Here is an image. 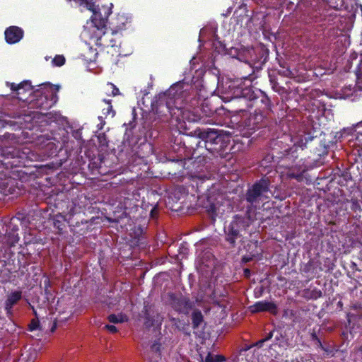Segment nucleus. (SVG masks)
<instances>
[{"label": "nucleus", "instance_id": "obj_1", "mask_svg": "<svg viewBox=\"0 0 362 362\" xmlns=\"http://www.w3.org/2000/svg\"><path fill=\"white\" fill-rule=\"evenodd\" d=\"M191 88L192 86L183 81L173 84L165 92L155 97L151 103L152 110L162 121H168L172 117L177 121L211 124L212 119L207 115L202 116L185 109Z\"/></svg>", "mask_w": 362, "mask_h": 362}, {"label": "nucleus", "instance_id": "obj_2", "mask_svg": "<svg viewBox=\"0 0 362 362\" xmlns=\"http://www.w3.org/2000/svg\"><path fill=\"white\" fill-rule=\"evenodd\" d=\"M188 134L199 139L197 147H204L214 156H221L230 142V133L215 128L198 127Z\"/></svg>", "mask_w": 362, "mask_h": 362}, {"label": "nucleus", "instance_id": "obj_3", "mask_svg": "<svg viewBox=\"0 0 362 362\" xmlns=\"http://www.w3.org/2000/svg\"><path fill=\"white\" fill-rule=\"evenodd\" d=\"M249 213L244 216L236 214L228 226L224 228L225 240L230 247H235L237 243H243L244 235L252 223Z\"/></svg>", "mask_w": 362, "mask_h": 362}, {"label": "nucleus", "instance_id": "obj_4", "mask_svg": "<svg viewBox=\"0 0 362 362\" xmlns=\"http://www.w3.org/2000/svg\"><path fill=\"white\" fill-rule=\"evenodd\" d=\"M59 88V86H52L51 83H42L40 88L34 92L33 98L29 101L31 108L41 110H48L53 107L58 100L57 92Z\"/></svg>", "mask_w": 362, "mask_h": 362}, {"label": "nucleus", "instance_id": "obj_5", "mask_svg": "<svg viewBox=\"0 0 362 362\" xmlns=\"http://www.w3.org/2000/svg\"><path fill=\"white\" fill-rule=\"evenodd\" d=\"M233 96L228 100V110L230 112L238 114L245 112L248 108L253 107V89L251 87L236 88Z\"/></svg>", "mask_w": 362, "mask_h": 362}, {"label": "nucleus", "instance_id": "obj_6", "mask_svg": "<svg viewBox=\"0 0 362 362\" xmlns=\"http://www.w3.org/2000/svg\"><path fill=\"white\" fill-rule=\"evenodd\" d=\"M271 181L268 177L264 176L260 180L256 181L250 187L245 194V200L252 206L259 204L263 198L267 199V195L270 191Z\"/></svg>", "mask_w": 362, "mask_h": 362}, {"label": "nucleus", "instance_id": "obj_7", "mask_svg": "<svg viewBox=\"0 0 362 362\" xmlns=\"http://www.w3.org/2000/svg\"><path fill=\"white\" fill-rule=\"evenodd\" d=\"M13 257V253H9L6 259L0 261V276H1L3 279L2 283L10 281L11 275L17 273L18 271H20L21 276L25 274V271L21 269V267L25 269L28 264L25 263L23 265H21L19 259L17 261V264H16V259Z\"/></svg>", "mask_w": 362, "mask_h": 362}, {"label": "nucleus", "instance_id": "obj_8", "mask_svg": "<svg viewBox=\"0 0 362 362\" xmlns=\"http://www.w3.org/2000/svg\"><path fill=\"white\" fill-rule=\"evenodd\" d=\"M122 204L124 208V214L117 217V222L119 223L123 218H127L128 220L124 224L131 225L130 222L135 223L141 218V214L138 213L140 210L139 206L135 199L129 197L125 198Z\"/></svg>", "mask_w": 362, "mask_h": 362}, {"label": "nucleus", "instance_id": "obj_9", "mask_svg": "<svg viewBox=\"0 0 362 362\" xmlns=\"http://www.w3.org/2000/svg\"><path fill=\"white\" fill-rule=\"evenodd\" d=\"M171 307L174 310L180 314L188 315L194 307V303L186 296L182 295L177 296L174 293H170Z\"/></svg>", "mask_w": 362, "mask_h": 362}, {"label": "nucleus", "instance_id": "obj_10", "mask_svg": "<svg viewBox=\"0 0 362 362\" xmlns=\"http://www.w3.org/2000/svg\"><path fill=\"white\" fill-rule=\"evenodd\" d=\"M80 214H69L67 224L74 235H83L90 230L89 221L79 218Z\"/></svg>", "mask_w": 362, "mask_h": 362}, {"label": "nucleus", "instance_id": "obj_11", "mask_svg": "<svg viewBox=\"0 0 362 362\" xmlns=\"http://www.w3.org/2000/svg\"><path fill=\"white\" fill-rule=\"evenodd\" d=\"M80 214H69L67 224L74 235H83L90 230L89 221L79 218Z\"/></svg>", "mask_w": 362, "mask_h": 362}, {"label": "nucleus", "instance_id": "obj_12", "mask_svg": "<svg viewBox=\"0 0 362 362\" xmlns=\"http://www.w3.org/2000/svg\"><path fill=\"white\" fill-rule=\"evenodd\" d=\"M312 143L313 146H315V148L313 149L314 153L318 156L327 154V146L322 144V141L319 138H317L316 136H312L309 134H305L303 136H302L298 141V145L302 149H303L304 148H308L309 144Z\"/></svg>", "mask_w": 362, "mask_h": 362}, {"label": "nucleus", "instance_id": "obj_13", "mask_svg": "<svg viewBox=\"0 0 362 362\" xmlns=\"http://www.w3.org/2000/svg\"><path fill=\"white\" fill-rule=\"evenodd\" d=\"M279 159L278 160V167L282 168H293L294 163L298 157L297 153V146L286 148L283 151H279Z\"/></svg>", "mask_w": 362, "mask_h": 362}, {"label": "nucleus", "instance_id": "obj_14", "mask_svg": "<svg viewBox=\"0 0 362 362\" xmlns=\"http://www.w3.org/2000/svg\"><path fill=\"white\" fill-rule=\"evenodd\" d=\"M6 86L11 88V90L16 93L17 98L19 100L25 101L28 100L25 95L28 93L30 95L34 93L33 86L31 82L28 80L23 81L19 83L6 82Z\"/></svg>", "mask_w": 362, "mask_h": 362}, {"label": "nucleus", "instance_id": "obj_15", "mask_svg": "<svg viewBox=\"0 0 362 362\" xmlns=\"http://www.w3.org/2000/svg\"><path fill=\"white\" fill-rule=\"evenodd\" d=\"M37 144L44 150V153L47 156H56L58 153V146L52 141V138L48 134H40L37 136Z\"/></svg>", "mask_w": 362, "mask_h": 362}, {"label": "nucleus", "instance_id": "obj_16", "mask_svg": "<svg viewBox=\"0 0 362 362\" xmlns=\"http://www.w3.org/2000/svg\"><path fill=\"white\" fill-rule=\"evenodd\" d=\"M249 309L252 313L269 312L274 315H276L278 314L277 305L272 301H257L255 304L250 305Z\"/></svg>", "mask_w": 362, "mask_h": 362}, {"label": "nucleus", "instance_id": "obj_17", "mask_svg": "<svg viewBox=\"0 0 362 362\" xmlns=\"http://www.w3.org/2000/svg\"><path fill=\"white\" fill-rule=\"evenodd\" d=\"M4 35L8 44H16L23 37L24 31L20 27L12 25L5 30Z\"/></svg>", "mask_w": 362, "mask_h": 362}, {"label": "nucleus", "instance_id": "obj_18", "mask_svg": "<svg viewBox=\"0 0 362 362\" xmlns=\"http://www.w3.org/2000/svg\"><path fill=\"white\" fill-rule=\"evenodd\" d=\"M254 98H252L253 106L255 105H259V108L262 110H270L272 107V103L268 95L261 90H257V92L253 90Z\"/></svg>", "mask_w": 362, "mask_h": 362}, {"label": "nucleus", "instance_id": "obj_19", "mask_svg": "<svg viewBox=\"0 0 362 362\" xmlns=\"http://www.w3.org/2000/svg\"><path fill=\"white\" fill-rule=\"evenodd\" d=\"M23 298L22 291L16 290L11 291L8 294L4 303V309L7 316L10 317L13 315V308Z\"/></svg>", "mask_w": 362, "mask_h": 362}, {"label": "nucleus", "instance_id": "obj_20", "mask_svg": "<svg viewBox=\"0 0 362 362\" xmlns=\"http://www.w3.org/2000/svg\"><path fill=\"white\" fill-rule=\"evenodd\" d=\"M264 118L262 112L255 110L254 113L250 115L245 123L249 129L255 130L264 125Z\"/></svg>", "mask_w": 362, "mask_h": 362}, {"label": "nucleus", "instance_id": "obj_21", "mask_svg": "<svg viewBox=\"0 0 362 362\" xmlns=\"http://www.w3.org/2000/svg\"><path fill=\"white\" fill-rule=\"evenodd\" d=\"M279 151L273 148L271 152L267 153L262 160L261 165L264 167H278Z\"/></svg>", "mask_w": 362, "mask_h": 362}, {"label": "nucleus", "instance_id": "obj_22", "mask_svg": "<svg viewBox=\"0 0 362 362\" xmlns=\"http://www.w3.org/2000/svg\"><path fill=\"white\" fill-rule=\"evenodd\" d=\"M68 219L61 214H56L52 218V224L57 230V233L62 235L66 232V223Z\"/></svg>", "mask_w": 362, "mask_h": 362}, {"label": "nucleus", "instance_id": "obj_23", "mask_svg": "<svg viewBox=\"0 0 362 362\" xmlns=\"http://www.w3.org/2000/svg\"><path fill=\"white\" fill-rule=\"evenodd\" d=\"M127 18L124 15H117V16L110 22L112 33H117L119 31L125 29Z\"/></svg>", "mask_w": 362, "mask_h": 362}, {"label": "nucleus", "instance_id": "obj_24", "mask_svg": "<svg viewBox=\"0 0 362 362\" xmlns=\"http://www.w3.org/2000/svg\"><path fill=\"white\" fill-rule=\"evenodd\" d=\"M191 318L192 328L194 329H199V328L203 329L204 327L205 322L204 316L199 310L195 309L192 313Z\"/></svg>", "mask_w": 362, "mask_h": 362}, {"label": "nucleus", "instance_id": "obj_25", "mask_svg": "<svg viewBox=\"0 0 362 362\" xmlns=\"http://www.w3.org/2000/svg\"><path fill=\"white\" fill-rule=\"evenodd\" d=\"M346 203L349 204L351 210L354 212V214H355V217L358 218V221L362 224V220L360 221L361 215H359L362 214V209L358 200L357 199L352 198L350 200L347 199Z\"/></svg>", "mask_w": 362, "mask_h": 362}, {"label": "nucleus", "instance_id": "obj_26", "mask_svg": "<svg viewBox=\"0 0 362 362\" xmlns=\"http://www.w3.org/2000/svg\"><path fill=\"white\" fill-rule=\"evenodd\" d=\"M317 267H320V270H322L320 267V262L315 260L314 259H310L309 261L305 264L302 267V272L308 274L310 272L314 273Z\"/></svg>", "mask_w": 362, "mask_h": 362}, {"label": "nucleus", "instance_id": "obj_27", "mask_svg": "<svg viewBox=\"0 0 362 362\" xmlns=\"http://www.w3.org/2000/svg\"><path fill=\"white\" fill-rule=\"evenodd\" d=\"M201 357V362H225L226 361V358L220 354H214L211 352H208L206 357L203 358L202 355H200Z\"/></svg>", "mask_w": 362, "mask_h": 362}, {"label": "nucleus", "instance_id": "obj_28", "mask_svg": "<svg viewBox=\"0 0 362 362\" xmlns=\"http://www.w3.org/2000/svg\"><path fill=\"white\" fill-rule=\"evenodd\" d=\"M45 117V121L47 123L58 122L61 120L62 115L58 112H40Z\"/></svg>", "mask_w": 362, "mask_h": 362}, {"label": "nucleus", "instance_id": "obj_29", "mask_svg": "<svg viewBox=\"0 0 362 362\" xmlns=\"http://www.w3.org/2000/svg\"><path fill=\"white\" fill-rule=\"evenodd\" d=\"M103 102L104 103V105L105 106L102 108L103 114L106 117L110 115L111 116V117H113L115 115V111L113 110L112 105V100L103 99Z\"/></svg>", "mask_w": 362, "mask_h": 362}, {"label": "nucleus", "instance_id": "obj_30", "mask_svg": "<svg viewBox=\"0 0 362 362\" xmlns=\"http://www.w3.org/2000/svg\"><path fill=\"white\" fill-rule=\"evenodd\" d=\"M142 313L144 314V325L146 328H150L154 325V318L152 317L148 311V309L146 306L144 308V310H142Z\"/></svg>", "mask_w": 362, "mask_h": 362}, {"label": "nucleus", "instance_id": "obj_31", "mask_svg": "<svg viewBox=\"0 0 362 362\" xmlns=\"http://www.w3.org/2000/svg\"><path fill=\"white\" fill-rule=\"evenodd\" d=\"M107 320L111 323L117 324L127 322L128 317L126 315H123L122 313L118 315L115 314H110L108 315Z\"/></svg>", "mask_w": 362, "mask_h": 362}, {"label": "nucleus", "instance_id": "obj_32", "mask_svg": "<svg viewBox=\"0 0 362 362\" xmlns=\"http://www.w3.org/2000/svg\"><path fill=\"white\" fill-rule=\"evenodd\" d=\"M12 233H8V243L11 246L14 245L19 240L18 234L16 233L18 230V226H13L11 229Z\"/></svg>", "mask_w": 362, "mask_h": 362}, {"label": "nucleus", "instance_id": "obj_33", "mask_svg": "<svg viewBox=\"0 0 362 362\" xmlns=\"http://www.w3.org/2000/svg\"><path fill=\"white\" fill-rule=\"evenodd\" d=\"M105 89L107 95L116 96L119 94V88L112 83H107Z\"/></svg>", "mask_w": 362, "mask_h": 362}, {"label": "nucleus", "instance_id": "obj_34", "mask_svg": "<svg viewBox=\"0 0 362 362\" xmlns=\"http://www.w3.org/2000/svg\"><path fill=\"white\" fill-rule=\"evenodd\" d=\"M170 321L173 323V325L180 331L185 332V328L187 327V324L179 318L173 317L170 319Z\"/></svg>", "mask_w": 362, "mask_h": 362}, {"label": "nucleus", "instance_id": "obj_35", "mask_svg": "<svg viewBox=\"0 0 362 362\" xmlns=\"http://www.w3.org/2000/svg\"><path fill=\"white\" fill-rule=\"evenodd\" d=\"M269 82L272 86V89L278 93H281L284 90V88L280 87L276 81V79L274 76H272L271 74H269Z\"/></svg>", "mask_w": 362, "mask_h": 362}, {"label": "nucleus", "instance_id": "obj_36", "mask_svg": "<svg viewBox=\"0 0 362 362\" xmlns=\"http://www.w3.org/2000/svg\"><path fill=\"white\" fill-rule=\"evenodd\" d=\"M44 286H45L44 292H45V296L46 299L48 301L53 300L54 299L53 294L49 290V287L50 286V281L48 279H47L44 281Z\"/></svg>", "mask_w": 362, "mask_h": 362}, {"label": "nucleus", "instance_id": "obj_37", "mask_svg": "<svg viewBox=\"0 0 362 362\" xmlns=\"http://www.w3.org/2000/svg\"><path fill=\"white\" fill-rule=\"evenodd\" d=\"M310 339H311V341H314L315 344L318 347H320V349L325 350V348H324V346H323V345L322 344V341H321L320 339L317 337L316 331L315 330V329H313L312 330V332H310Z\"/></svg>", "mask_w": 362, "mask_h": 362}, {"label": "nucleus", "instance_id": "obj_38", "mask_svg": "<svg viewBox=\"0 0 362 362\" xmlns=\"http://www.w3.org/2000/svg\"><path fill=\"white\" fill-rule=\"evenodd\" d=\"M66 59L63 55H56L52 59V63L56 66H62L65 64Z\"/></svg>", "mask_w": 362, "mask_h": 362}, {"label": "nucleus", "instance_id": "obj_39", "mask_svg": "<svg viewBox=\"0 0 362 362\" xmlns=\"http://www.w3.org/2000/svg\"><path fill=\"white\" fill-rule=\"evenodd\" d=\"M40 328V321L37 317L32 319L30 323L29 324V331L32 332Z\"/></svg>", "mask_w": 362, "mask_h": 362}, {"label": "nucleus", "instance_id": "obj_40", "mask_svg": "<svg viewBox=\"0 0 362 362\" xmlns=\"http://www.w3.org/2000/svg\"><path fill=\"white\" fill-rule=\"evenodd\" d=\"M98 142L100 146H107L108 141L105 133H100L98 136Z\"/></svg>", "mask_w": 362, "mask_h": 362}, {"label": "nucleus", "instance_id": "obj_41", "mask_svg": "<svg viewBox=\"0 0 362 362\" xmlns=\"http://www.w3.org/2000/svg\"><path fill=\"white\" fill-rule=\"evenodd\" d=\"M357 83H362V57L356 71Z\"/></svg>", "mask_w": 362, "mask_h": 362}, {"label": "nucleus", "instance_id": "obj_42", "mask_svg": "<svg viewBox=\"0 0 362 362\" xmlns=\"http://www.w3.org/2000/svg\"><path fill=\"white\" fill-rule=\"evenodd\" d=\"M305 170H303L301 173H288V177L290 178H293V179H296V180L298 181H301L303 180V173L305 172Z\"/></svg>", "mask_w": 362, "mask_h": 362}, {"label": "nucleus", "instance_id": "obj_43", "mask_svg": "<svg viewBox=\"0 0 362 362\" xmlns=\"http://www.w3.org/2000/svg\"><path fill=\"white\" fill-rule=\"evenodd\" d=\"M0 175H1V173H0ZM8 185V180L7 179L3 180L0 177V192L5 190L6 188L7 187Z\"/></svg>", "mask_w": 362, "mask_h": 362}, {"label": "nucleus", "instance_id": "obj_44", "mask_svg": "<svg viewBox=\"0 0 362 362\" xmlns=\"http://www.w3.org/2000/svg\"><path fill=\"white\" fill-rule=\"evenodd\" d=\"M104 328L109 331L110 333L114 334L117 332V328L115 325H106Z\"/></svg>", "mask_w": 362, "mask_h": 362}, {"label": "nucleus", "instance_id": "obj_45", "mask_svg": "<svg viewBox=\"0 0 362 362\" xmlns=\"http://www.w3.org/2000/svg\"><path fill=\"white\" fill-rule=\"evenodd\" d=\"M216 208L215 204H210L209 206L207 208L208 213L211 215L216 214Z\"/></svg>", "mask_w": 362, "mask_h": 362}, {"label": "nucleus", "instance_id": "obj_46", "mask_svg": "<svg viewBox=\"0 0 362 362\" xmlns=\"http://www.w3.org/2000/svg\"><path fill=\"white\" fill-rule=\"evenodd\" d=\"M275 332V330L274 329L273 331H271L270 332H269L268 334H267V335L265 336V337H264V339L267 341L269 340H270L273 336H274V334Z\"/></svg>", "mask_w": 362, "mask_h": 362}, {"label": "nucleus", "instance_id": "obj_47", "mask_svg": "<svg viewBox=\"0 0 362 362\" xmlns=\"http://www.w3.org/2000/svg\"><path fill=\"white\" fill-rule=\"evenodd\" d=\"M243 275L245 278H247L249 279L251 276V271L250 269L248 268H245L243 269Z\"/></svg>", "mask_w": 362, "mask_h": 362}, {"label": "nucleus", "instance_id": "obj_48", "mask_svg": "<svg viewBox=\"0 0 362 362\" xmlns=\"http://www.w3.org/2000/svg\"><path fill=\"white\" fill-rule=\"evenodd\" d=\"M199 148H202V147H201V146L197 147V146H196V148H194V146H192V149H194V152H193V153H192V155H193L194 156H195V155H196V156H197V157H198V156H199V154H202H202H204V152H201V153H199V152L198 153H197V152H196V151L199 149Z\"/></svg>", "mask_w": 362, "mask_h": 362}, {"label": "nucleus", "instance_id": "obj_49", "mask_svg": "<svg viewBox=\"0 0 362 362\" xmlns=\"http://www.w3.org/2000/svg\"><path fill=\"white\" fill-rule=\"evenodd\" d=\"M199 148H202V147H201V146L197 147V146H196V148H194V146H192V149H194V152H193V153H192V155H193L194 156H195V155H196V156H197V157H198V156H199V154H202H202H204V152H201V153H199V152L198 153H197V152H196V151L199 149Z\"/></svg>", "mask_w": 362, "mask_h": 362}, {"label": "nucleus", "instance_id": "obj_50", "mask_svg": "<svg viewBox=\"0 0 362 362\" xmlns=\"http://www.w3.org/2000/svg\"><path fill=\"white\" fill-rule=\"evenodd\" d=\"M252 259V257L243 256L242 257V262L247 263V262H250Z\"/></svg>", "mask_w": 362, "mask_h": 362}, {"label": "nucleus", "instance_id": "obj_51", "mask_svg": "<svg viewBox=\"0 0 362 362\" xmlns=\"http://www.w3.org/2000/svg\"><path fill=\"white\" fill-rule=\"evenodd\" d=\"M265 341H265V340L264 339V338H263V339H260V340L257 341L255 343V346H257V347H259V348H260V347H262V346H263V344H264Z\"/></svg>", "mask_w": 362, "mask_h": 362}, {"label": "nucleus", "instance_id": "obj_52", "mask_svg": "<svg viewBox=\"0 0 362 362\" xmlns=\"http://www.w3.org/2000/svg\"><path fill=\"white\" fill-rule=\"evenodd\" d=\"M157 209L156 207L153 208L152 210L151 211V218H156L158 214H156V212Z\"/></svg>", "mask_w": 362, "mask_h": 362}, {"label": "nucleus", "instance_id": "obj_53", "mask_svg": "<svg viewBox=\"0 0 362 362\" xmlns=\"http://www.w3.org/2000/svg\"><path fill=\"white\" fill-rule=\"evenodd\" d=\"M98 119L100 121V127H99V129H103V125L105 124V122L103 121V118L102 116L98 117Z\"/></svg>", "mask_w": 362, "mask_h": 362}, {"label": "nucleus", "instance_id": "obj_54", "mask_svg": "<svg viewBox=\"0 0 362 362\" xmlns=\"http://www.w3.org/2000/svg\"><path fill=\"white\" fill-rule=\"evenodd\" d=\"M56 329H57V322L54 321L53 325L50 329L51 332H54L56 330Z\"/></svg>", "mask_w": 362, "mask_h": 362}, {"label": "nucleus", "instance_id": "obj_55", "mask_svg": "<svg viewBox=\"0 0 362 362\" xmlns=\"http://www.w3.org/2000/svg\"><path fill=\"white\" fill-rule=\"evenodd\" d=\"M291 73V71L290 70H288V69H287V70L284 71V74L285 76H288V74H290Z\"/></svg>", "mask_w": 362, "mask_h": 362}, {"label": "nucleus", "instance_id": "obj_56", "mask_svg": "<svg viewBox=\"0 0 362 362\" xmlns=\"http://www.w3.org/2000/svg\"><path fill=\"white\" fill-rule=\"evenodd\" d=\"M151 349H156V350H158L159 349V347L157 346V345L156 344H153L151 346Z\"/></svg>", "mask_w": 362, "mask_h": 362}, {"label": "nucleus", "instance_id": "obj_57", "mask_svg": "<svg viewBox=\"0 0 362 362\" xmlns=\"http://www.w3.org/2000/svg\"><path fill=\"white\" fill-rule=\"evenodd\" d=\"M215 112H216L215 110L210 109L209 112H208V115H209L211 114H214Z\"/></svg>", "mask_w": 362, "mask_h": 362}, {"label": "nucleus", "instance_id": "obj_58", "mask_svg": "<svg viewBox=\"0 0 362 362\" xmlns=\"http://www.w3.org/2000/svg\"><path fill=\"white\" fill-rule=\"evenodd\" d=\"M281 337V334H279V335H276V336L275 337V340H276V341H278L279 340V339H280V337Z\"/></svg>", "mask_w": 362, "mask_h": 362}, {"label": "nucleus", "instance_id": "obj_59", "mask_svg": "<svg viewBox=\"0 0 362 362\" xmlns=\"http://www.w3.org/2000/svg\"><path fill=\"white\" fill-rule=\"evenodd\" d=\"M316 293H317V296H316V298H317V297H320V296H322V292H321L320 291H317Z\"/></svg>", "mask_w": 362, "mask_h": 362}, {"label": "nucleus", "instance_id": "obj_60", "mask_svg": "<svg viewBox=\"0 0 362 362\" xmlns=\"http://www.w3.org/2000/svg\"><path fill=\"white\" fill-rule=\"evenodd\" d=\"M2 164L6 165V168H8V165L10 164V162L9 161L5 162V163H3Z\"/></svg>", "mask_w": 362, "mask_h": 362}, {"label": "nucleus", "instance_id": "obj_61", "mask_svg": "<svg viewBox=\"0 0 362 362\" xmlns=\"http://www.w3.org/2000/svg\"><path fill=\"white\" fill-rule=\"evenodd\" d=\"M279 142H280V141H278V140H275V141H273V143H274V145H277Z\"/></svg>", "mask_w": 362, "mask_h": 362}, {"label": "nucleus", "instance_id": "obj_62", "mask_svg": "<svg viewBox=\"0 0 362 362\" xmlns=\"http://www.w3.org/2000/svg\"><path fill=\"white\" fill-rule=\"evenodd\" d=\"M197 177H198V179H199V180H203V178L202 179V177H201L200 176H197Z\"/></svg>", "mask_w": 362, "mask_h": 362}, {"label": "nucleus", "instance_id": "obj_63", "mask_svg": "<svg viewBox=\"0 0 362 362\" xmlns=\"http://www.w3.org/2000/svg\"><path fill=\"white\" fill-rule=\"evenodd\" d=\"M14 165L13 163H11V167H13ZM15 166H16V165H15Z\"/></svg>", "mask_w": 362, "mask_h": 362}]
</instances>
